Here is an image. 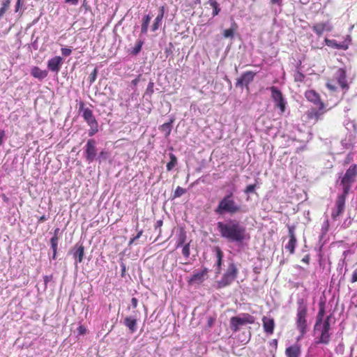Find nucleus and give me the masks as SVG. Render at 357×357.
I'll return each mask as SVG.
<instances>
[{"label": "nucleus", "mask_w": 357, "mask_h": 357, "mask_svg": "<svg viewBox=\"0 0 357 357\" xmlns=\"http://www.w3.org/2000/svg\"><path fill=\"white\" fill-rule=\"evenodd\" d=\"M305 96L307 100L313 102L319 108L318 111L312 109L308 112V117L310 119L317 120L323 114L322 109L324 107V103L321 101L319 94L313 90L307 91L305 93Z\"/></svg>", "instance_id": "39448f33"}, {"label": "nucleus", "mask_w": 357, "mask_h": 357, "mask_svg": "<svg viewBox=\"0 0 357 357\" xmlns=\"http://www.w3.org/2000/svg\"><path fill=\"white\" fill-rule=\"evenodd\" d=\"M165 14V8L164 6H162L160 8L159 13L158 16L155 17L154 23L151 26L152 31H155L158 29L159 26L161 25L162 20L163 19Z\"/></svg>", "instance_id": "aec40b11"}, {"label": "nucleus", "mask_w": 357, "mask_h": 357, "mask_svg": "<svg viewBox=\"0 0 357 357\" xmlns=\"http://www.w3.org/2000/svg\"><path fill=\"white\" fill-rule=\"evenodd\" d=\"M318 331H320V337L319 340L316 341V344H328L331 340L330 331L321 329L319 328Z\"/></svg>", "instance_id": "6ab92c4d"}, {"label": "nucleus", "mask_w": 357, "mask_h": 357, "mask_svg": "<svg viewBox=\"0 0 357 357\" xmlns=\"http://www.w3.org/2000/svg\"><path fill=\"white\" fill-rule=\"evenodd\" d=\"M307 307L303 301L298 303L296 314V327L301 333V337L303 336L307 331Z\"/></svg>", "instance_id": "0eeeda50"}, {"label": "nucleus", "mask_w": 357, "mask_h": 357, "mask_svg": "<svg viewBox=\"0 0 357 357\" xmlns=\"http://www.w3.org/2000/svg\"><path fill=\"white\" fill-rule=\"evenodd\" d=\"M272 4H277L280 6L282 4V0H271Z\"/></svg>", "instance_id": "6e6d98bb"}, {"label": "nucleus", "mask_w": 357, "mask_h": 357, "mask_svg": "<svg viewBox=\"0 0 357 357\" xmlns=\"http://www.w3.org/2000/svg\"><path fill=\"white\" fill-rule=\"evenodd\" d=\"M59 238L56 236H52L50 239L51 248L53 251L52 259H56V252H57V246H58Z\"/></svg>", "instance_id": "cd10ccee"}, {"label": "nucleus", "mask_w": 357, "mask_h": 357, "mask_svg": "<svg viewBox=\"0 0 357 357\" xmlns=\"http://www.w3.org/2000/svg\"><path fill=\"white\" fill-rule=\"evenodd\" d=\"M59 228H56L54 229V236H56V237H58V234L59 233Z\"/></svg>", "instance_id": "052dcab7"}, {"label": "nucleus", "mask_w": 357, "mask_h": 357, "mask_svg": "<svg viewBox=\"0 0 357 357\" xmlns=\"http://www.w3.org/2000/svg\"><path fill=\"white\" fill-rule=\"evenodd\" d=\"M255 321V318L251 314L248 313H241L230 319V326L234 332H236L238 331L240 326L253 324Z\"/></svg>", "instance_id": "6e6552de"}, {"label": "nucleus", "mask_w": 357, "mask_h": 357, "mask_svg": "<svg viewBox=\"0 0 357 357\" xmlns=\"http://www.w3.org/2000/svg\"><path fill=\"white\" fill-rule=\"evenodd\" d=\"M332 29L333 26L329 21L317 23L312 26L314 32L318 36H321L324 31H331Z\"/></svg>", "instance_id": "ddd939ff"}, {"label": "nucleus", "mask_w": 357, "mask_h": 357, "mask_svg": "<svg viewBox=\"0 0 357 357\" xmlns=\"http://www.w3.org/2000/svg\"><path fill=\"white\" fill-rule=\"evenodd\" d=\"M5 137V132L4 130H0V145H2L3 144V139Z\"/></svg>", "instance_id": "3c124183"}, {"label": "nucleus", "mask_w": 357, "mask_h": 357, "mask_svg": "<svg viewBox=\"0 0 357 357\" xmlns=\"http://www.w3.org/2000/svg\"><path fill=\"white\" fill-rule=\"evenodd\" d=\"M218 215L229 214L231 215L242 213L243 208L241 204L236 201L233 192L225 195L219 202L214 210Z\"/></svg>", "instance_id": "f03ea898"}, {"label": "nucleus", "mask_w": 357, "mask_h": 357, "mask_svg": "<svg viewBox=\"0 0 357 357\" xmlns=\"http://www.w3.org/2000/svg\"><path fill=\"white\" fill-rule=\"evenodd\" d=\"M10 2V0H2L1 6L0 8V20L3 17L5 13L9 8Z\"/></svg>", "instance_id": "7c9ffc66"}, {"label": "nucleus", "mask_w": 357, "mask_h": 357, "mask_svg": "<svg viewBox=\"0 0 357 357\" xmlns=\"http://www.w3.org/2000/svg\"><path fill=\"white\" fill-rule=\"evenodd\" d=\"M346 197L347 196L343 195H338L335 203V208L333 210L331 213V216L333 219L335 220L343 213L344 210Z\"/></svg>", "instance_id": "9b49d317"}, {"label": "nucleus", "mask_w": 357, "mask_h": 357, "mask_svg": "<svg viewBox=\"0 0 357 357\" xmlns=\"http://www.w3.org/2000/svg\"><path fill=\"white\" fill-rule=\"evenodd\" d=\"M351 282H357V269L355 270L353 273L352 278H351Z\"/></svg>", "instance_id": "de8ad7c7"}, {"label": "nucleus", "mask_w": 357, "mask_h": 357, "mask_svg": "<svg viewBox=\"0 0 357 357\" xmlns=\"http://www.w3.org/2000/svg\"><path fill=\"white\" fill-rule=\"evenodd\" d=\"M330 319H331V316H328L326 317V319L324 320V321L321 324L319 328L330 331L331 330Z\"/></svg>", "instance_id": "c9c22d12"}, {"label": "nucleus", "mask_w": 357, "mask_h": 357, "mask_svg": "<svg viewBox=\"0 0 357 357\" xmlns=\"http://www.w3.org/2000/svg\"><path fill=\"white\" fill-rule=\"evenodd\" d=\"M357 177V165L355 164L351 165L346 172L339 176L340 184L342 188L343 195L347 196L351 188V185L356 182Z\"/></svg>", "instance_id": "7ed1b4c3"}, {"label": "nucleus", "mask_w": 357, "mask_h": 357, "mask_svg": "<svg viewBox=\"0 0 357 357\" xmlns=\"http://www.w3.org/2000/svg\"><path fill=\"white\" fill-rule=\"evenodd\" d=\"M31 75L37 79H43L47 76V71L43 70L37 66H34L31 68Z\"/></svg>", "instance_id": "412c9836"}, {"label": "nucleus", "mask_w": 357, "mask_h": 357, "mask_svg": "<svg viewBox=\"0 0 357 357\" xmlns=\"http://www.w3.org/2000/svg\"><path fill=\"white\" fill-rule=\"evenodd\" d=\"M206 272L207 271L205 269L202 271L194 273L191 278V280L195 282H202L203 280L204 276L206 274Z\"/></svg>", "instance_id": "473e14b6"}, {"label": "nucleus", "mask_w": 357, "mask_h": 357, "mask_svg": "<svg viewBox=\"0 0 357 357\" xmlns=\"http://www.w3.org/2000/svg\"><path fill=\"white\" fill-rule=\"evenodd\" d=\"M277 344H278V340H277L276 339L273 340L271 342V343H270V344H271V346H274V347H276V346H277Z\"/></svg>", "instance_id": "bf43d9fd"}, {"label": "nucleus", "mask_w": 357, "mask_h": 357, "mask_svg": "<svg viewBox=\"0 0 357 357\" xmlns=\"http://www.w3.org/2000/svg\"><path fill=\"white\" fill-rule=\"evenodd\" d=\"M285 353L287 357H298L300 348L297 345L291 346L286 349Z\"/></svg>", "instance_id": "5701e85b"}, {"label": "nucleus", "mask_w": 357, "mask_h": 357, "mask_svg": "<svg viewBox=\"0 0 357 357\" xmlns=\"http://www.w3.org/2000/svg\"><path fill=\"white\" fill-rule=\"evenodd\" d=\"M151 19V16L149 15H145L142 19L141 33L142 34H146L148 31V27Z\"/></svg>", "instance_id": "bb28decb"}, {"label": "nucleus", "mask_w": 357, "mask_h": 357, "mask_svg": "<svg viewBox=\"0 0 357 357\" xmlns=\"http://www.w3.org/2000/svg\"><path fill=\"white\" fill-rule=\"evenodd\" d=\"M263 327L265 333L267 334H273L275 328V321L273 318L271 317H264L262 318Z\"/></svg>", "instance_id": "f3484780"}, {"label": "nucleus", "mask_w": 357, "mask_h": 357, "mask_svg": "<svg viewBox=\"0 0 357 357\" xmlns=\"http://www.w3.org/2000/svg\"><path fill=\"white\" fill-rule=\"evenodd\" d=\"M96 142L94 139H90L87 141L86 145L85 156L89 162H93L96 156L97 150L96 148Z\"/></svg>", "instance_id": "9d476101"}, {"label": "nucleus", "mask_w": 357, "mask_h": 357, "mask_svg": "<svg viewBox=\"0 0 357 357\" xmlns=\"http://www.w3.org/2000/svg\"><path fill=\"white\" fill-rule=\"evenodd\" d=\"M97 73H98V70L96 68H95L93 70V72L90 74L89 79H90L91 83H93L96 80V77H97Z\"/></svg>", "instance_id": "79ce46f5"}, {"label": "nucleus", "mask_w": 357, "mask_h": 357, "mask_svg": "<svg viewBox=\"0 0 357 357\" xmlns=\"http://www.w3.org/2000/svg\"><path fill=\"white\" fill-rule=\"evenodd\" d=\"M304 79V75L300 72H297L294 75V79L296 82H302Z\"/></svg>", "instance_id": "37998d69"}, {"label": "nucleus", "mask_w": 357, "mask_h": 357, "mask_svg": "<svg viewBox=\"0 0 357 357\" xmlns=\"http://www.w3.org/2000/svg\"><path fill=\"white\" fill-rule=\"evenodd\" d=\"M77 330H78L79 334H80V335L84 334L85 331H86L85 328L84 326H79Z\"/></svg>", "instance_id": "8fccbe9b"}, {"label": "nucleus", "mask_w": 357, "mask_h": 357, "mask_svg": "<svg viewBox=\"0 0 357 357\" xmlns=\"http://www.w3.org/2000/svg\"><path fill=\"white\" fill-rule=\"evenodd\" d=\"M62 64L63 59L59 56H56L48 61L47 68L52 72L58 73L60 70Z\"/></svg>", "instance_id": "4468645a"}, {"label": "nucleus", "mask_w": 357, "mask_h": 357, "mask_svg": "<svg viewBox=\"0 0 357 357\" xmlns=\"http://www.w3.org/2000/svg\"><path fill=\"white\" fill-rule=\"evenodd\" d=\"M106 153L104 152V151H101L100 153V157L99 158H105V155Z\"/></svg>", "instance_id": "680f3d73"}, {"label": "nucleus", "mask_w": 357, "mask_h": 357, "mask_svg": "<svg viewBox=\"0 0 357 357\" xmlns=\"http://www.w3.org/2000/svg\"><path fill=\"white\" fill-rule=\"evenodd\" d=\"M131 304H132V306L135 308L137 307V304H138V301L136 298H132L131 299Z\"/></svg>", "instance_id": "09e8293b"}, {"label": "nucleus", "mask_w": 357, "mask_h": 357, "mask_svg": "<svg viewBox=\"0 0 357 357\" xmlns=\"http://www.w3.org/2000/svg\"><path fill=\"white\" fill-rule=\"evenodd\" d=\"M45 220V216H42L40 219V220L43 221V220Z\"/></svg>", "instance_id": "69168bd1"}, {"label": "nucleus", "mask_w": 357, "mask_h": 357, "mask_svg": "<svg viewBox=\"0 0 357 357\" xmlns=\"http://www.w3.org/2000/svg\"><path fill=\"white\" fill-rule=\"evenodd\" d=\"M143 44L144 40L142 39H138L137 41L136 42L135 47L131 50L130 54L135 56L137 55L140 52Z\"/></svg>", "instance_id": "c756f323"}, {"label": "nucleus", "mask_w": 357, "mask_h": 357, "mask_svg": "<svg viewBox=\"0 0 357 357\" xmlns=\"http://www.w3.org/2000/svg\"><path fill=\"white\" fill-rule=\"evenodd\" d=\"M324 313H325L324 307V306H321L319 308V311L317 315V320H316V324L314 326V329L317 331H318L319 327L321 326V324L323 321V317L324 316Z\"/></svg>", "instance_id": "393cba45"}, {"label": "nucleus", "mask_w": 357, "mask_h": 357, "mask_svg": "<svg viewBox=\"0 0 357 357\" xmlns=\"http://www.w3.org/2000/svg\"><path fill=\"white\" fill-rule=\"evenodd\" d=\"M162 225V221L161 220H158L155 224V228L160 227Z\"/></svg>", "instance_id": "13d9d810"}, {"label": "nucleus", "mask_w": 357, "mask_h": 357, "mask_svg": "<svg viewBox=\"0 0 357 357\" xmlns=\"http://www.w3.org/2000/svg\"><path fill=\"white\" fill-rule=\"evenodd\" d=\"M271 92V98L273 100L275 105L280 110L282 114L285 111L287 101L284 98L282 92L275 86H271L268 89Z\"/></svg>", "instance_id": "1a4fd4ad"}, {"label": "nucleus", "mask_w": 357, "mask_h": 357, "mask_svg": "<svg viewBox=\"0 0 357 357\" xmlns=\"http://www.w3.org/2000/svg\"><path fill=\"white\" fill-rule=\"evenodd\" d=\"M79 112L82 113V117L90 127L89 135L90 137L93 136L98 131V123L93 115V111L90 108L85 107L83 102H80Z\"/></svg>", "instance_id": "20e7f679"}, {"label": "nucleus", "mask_w": 357, "mask_h": 357, "mask_svg": "<svg viewBox=\"0 0 357 357\" xmlns=\"http://www.w3.org/2000/svg\"><path fill=\"white\" fill-rule=\"evenodd\" d=\"M182 254L186 258L189 257V256H190V245H189V243H187L183 246V248L182 249Z\"/></svg>", "instance_id": "ea45409f"}, {"label": "nucleus", "mask_w": 357, "mask_h": 357, "mask_svg": "<svg viewBox=\"0 0 357 357\" xmlns=\"http://www.w3.org/2000/svg\"><path fill=\"white\" fill-rule=\"evenodd\" d=\"M65 3L71 5H77L78 3V0H65Z\"/></svg>", "instance_id": "603ef678"}, {"label": "nucleus", "mask_w": 357, "mask_h": 357, "mask_svg": "<svg viewBox=\"0 0 357 357\" xmlns=\"http://www.w3.org/2000/svg\"><path fill=\"white\" fill-rule=\"evenodd\" d=\"M303 261H305V262H307L308 261V258L307 257L303 258Z\"/></svg>", "instance_id": "0e129e2a"}, {"label": "nucleus", "mask_w": 357, "mask_h": 357, "mask_svg": "<svg viewBox=\"0 0 357 357\" xmlns=\"http://www.w3.org/2000/svg\"><path fill=\"white\" fill-rule=\"evenodd\" d=\"M185 192H186L185 189H184L180 186H178L174 192V197H179L182 196L183 194H185Z\"/></svg>", "instance_id": "e433bc0d"}, {"label": "nucleus", "mask_w": 357, "mask_h": 357, "mask_svg": "<svg viewBox=\"0 0 357 357\" xmlns=\"http://www.w3.org/2000/svg\"><path fill=\"white\" fill-rule=\"evenodd\" d=\"M220 236L229 243H242L249 238L246 228L234 219H227L217 223Z\"/></svg>", "instance_id": "f257e3e1"}, {"label": "nucleus", "mask_w": 357, "mask_h": 357, "mask_svg": "<svg viewBox=\"0 0 357 357\" xmlns=\"http://www.w3.org/2000/svg\"><path fill=\"white\" fill-rule=\"evenodd\" d=\"M22 6L21 0H17L16 4L15 6V12L17 13Z\"/></svg>", "instance_id": "49530a36"}, {"label": "nucleus", "mask_w": 357, "mask_h": 357, "mask_svg": "<svg viewBox=\"0 0 357 357\" xmlns=\"http://www.w3.org/2000/svg\"><path fill=\"white\" fill-rule=\"evenodd\" d=\"M208 3L213 8L212 15L215 17L220 12V8L216 0H208Z\"/></svg>", "instance_id": "2f4dec72"}, {"label": "nucleus", "mask_w": 357, "mask_h": 357, "mask_svg": "<svg viewBox=\"0 0 357 357\" xmlns=\"http://www.w3.org/2000/svg\"><path fill=\"white\" fill-rule=\"evenodd\" d=\"M256 73L252 71H247L244 73L242 76L237 80L236 86L242 87L248 86L254 79Z\"/></svg>", "instance_id": "f8f14e48"}, {"label": "nucleus", "mask_w": 357, "mask_h": 357, "mask_svg": "<svg viewBox=\"0 0 357 357\" xmlns=\"http://www.w3.org/2000/svg\"><path fill=\"white\" fill-rule=\"evenodd\" d=\"M71 52L72 50L70 48L64 47L61 49V53L63 56H69L71 54Z\"/></svg>", "instance_id": "c03bdc74"}, {"label": "nucleus", "mask_w": 357, "mask_h": 357, "mask_svg": "<svg viewBox=\"0 0 357 357\" xmlns=\"http://www.w3.org/2000/svg\"><path fill=\"white\" fill-rule=\"evenodd\" d=\"M52 275H46L44 277V282L45 284L49 282L52 280Z\"/></svg>", "instance_id": "5fc2aeb1"}, {"label": "nucleus", "mask_w": 357, "mask_h": 357, "mask_svg": "<svg viewBox=\"0 0 357 357\" xmlns=\"http://www.w3.org/2000/svg\"><path fill=\"white\" fill-rule=\"evenodd\" d=\"M170 161L167 164V169L168 171L172 170L177 164V158L176 157L172 154H169Z\"/></svg>", "instance_id": "72a5a7b5"}, {"label": "nucleus", "mask_w": 357, "mask_h": 357, "mask_svg": "<svg viewBox=\"0 0 357 357\" xmlns=\"http://www.w3.org/2000/svg\"><path fill=\"white\" fill-rule=\"evenodd\" d=\"M237 274L238 268L236 266L233 262L229 263L222 278L217 281V288L222 289L230 285L236 278Z\"/></svg>", "instance_id": "423d86ee"}, {"label": "nucleus", "mask_w": 357, "mask_h": 357, "mask_svg": "<svg viewBox=\"0 0 357 357\" xmlns=\"http://www.w3.org/2000/svg\"><path fill=\"white\" fill-rule=\"evenodd\" d=\"M255 188H256V185L255 184H253V185H249L246 187V188L244 190V192L245 194H250V193H252L255 192Z\"/></svg>", "instance_id": "a19ab883"}, {"label": "nucleus", "mask_w": 357, "mask_h": 357, "mask_svg": "<svg viewBox=\"0 0 357 357\" xmlns=\"http://www.w3.org/2000/svg\"><path fill=\"white\" fill-rule=\"evenodd\" d=\"M173 120H170L169 122L165 123L160 126V130L165 132V137H168L172 131Z\"/></svg>", "instance_id": "c85d7f7f"}, {"label": "nucleus", "mask_w": 357, "mask_h": 357, "mask_svg": "<svg viewBox=\"0 0 357 357\" xmlns=\"http://www.w3.org/2000/svg\"><path fill=\"white\" fill-rule=\"evenodd\" d=\"M142 230L139 231L137 234L132 238L130 239L129 244L133 243L137 239L139 238L142 235Z\"/></svg>", "instance_id": "a18cd8bd"}, {"label": "nucleus", "mask_w": 357, "mask_h": 357, "mask_svg": "<svg viewBox=\"0 0 357 357\" xmlns=\"http://www.w3.org/2000/svg\"><path fill=\"white\" fill-rule=\"evenodd\" d=\"M335 78L342 88L344 89L348 87L346 72L344 69L339 68L337 70L335 73Z\"/></svg>", "instance_id": "a211bd4d"}, {"label": "nucleus", "mask_w": 357, "mask_h": 357, "mask_svg": "<svg viewBox=\"0 0 357 357\" xmlns=\"http://www.w3.org/2000/svg\"><path fill=\"white\" fill-rule=\"evenodd\" d=\"M123 323L131 333H134L137 331V319L135 318L127 317L124 319Z\"/></svg>", "instance_id": "4be33fe9"}, {"label": "nucleus", "mask_w": 357, "mask_h": 357, "mask_svg": "<svg viewBox=\"0 0 357 357\" xmlns=\"http://www.w3.org/2000/svg\"><path fill=\"white\" fill-rule=\"evenodd\" d=\"M326 44L328 46L338 49V50H345L347 48L346 45L342 43H337L335 40L325 39Z\"/></svg>", "instance_id": "a878e982"}, {"label": "nucleus", "mask_w": 357, "mask_h": 357, "mask_svg": "<svg viewBox=\"0 0 357 357\" xmlns=\"http://www.w3.org/2000/svg\"><path fill=\"white\" fill-rule=\"evenodd\" d=\"M121 271H122V276H123L124 275V273L126 272V264H123V263H121Z\"/></svg>", "instance_id": "864d4df0"}, {"label": "nucleus", "mask_w": 357, "mask_h": 357, "mask_svg": "<svg viewBox=\"0 0 357 357\" xmlns=\"http://www.w3.org/2000/svg\"><path fill=\"white\" fill-rule=\"evenodd\" d=\"M326 86H327V87H328L330 90H332V91H335V89H336V87H335L333 84H331V83H327Z\"/></svg>", "instance_id": "4d7b16f0"}, {"label": "nucleus", "mask_w": 357, "mask_h": 357, "mask_svg": "<svg viewBox=\"0 0 357 357\" xmlns=\"http://www.w3.org/2000/svg\"><path fill=\"white\" fill-rule=\"evenodd\" d=\"M215 256H216V259H217V261H216L217 269H218V271L220 272L221 266H222V261L224 254L219 247H216L215 248Z\"/></svg>", "instance_id": "b1692460"}, {"label": "nucleus", "mask_w": 357, "mask_h": 357, "mask_svg": "<svg viewBox=\"0 0 357 357\" xmlns=\"http://www.w3.org/2000/svg\"><path fill=\"white\" fill-rule=\"evenodd\" d=\"M73 257L75 260V264L77 266V264L78 263H81L83 260L84 255V246L82 244L75 245V246L74 247L73 250Z\"/></svg>", "instance_id": "dca6fc26"}, {"label": "nucleus", "mask_w": 357, "mask_h": 357, "mask_svg": "<svg viewBox=\"0 0 357 357\" xmlns=\"http://www.w3.org/2000/svg\"><path fill=\"white\" fill-rule=\"evenodd\" d=\"M186 239V234L184 231H181L177 239L176 247L178 248L184 244Z\"/></svg>", "instance_id": "f704fd0d"}, {"label": "nucleus", "mask_w": 357, "mask_h": 357, "mask_svg": "<svg viewBox=\"0 0 357 357\" xmlns=\"http://www.w3.org/2000/svg\"><path fill=\"white\" fill-rule=\"evenodd\" d=\"M289 240L288 243L285 245V248L288 250L291 254H293L296 245V238L294 234V228L293 227H289Z\"/></svg>", "instance_id": "2eb2a0df"}, {"label": "nucleus", "mask_w": 357, "mask_h": 357, "mask_svg": "<svg viewBox=\"0 0 357 357\" xmlns=\"http://www.w3.org/2000/svg\"><path fill=\"white\" fill-rule=\"evenodd\" d=\"M234 35V29H228L224 31L223 36L225 38H233Z\"/></svg>", "instance_id": "4c0bfd02"}, {"label": "nucleus", "mask_w": 357, "mask_h": 357, "mask_svg": "<svg viewBox=\"0 0 357 357\" xmlns=\"http://www.w3.org/2000/svg\"><path fill=\"white\" fill-rule=\"evenodd\" d=\"M153 87H154V83L153 82H150L147 86L146 90V94L151 96L154 91Z\"/></svg>", "instance_id": "58836bf2"}, {"label": "nucleus", "mask_w": 357, "mask_h": 357, "mask_svg": "<svg viewBox=\"0 0 357 357\" xmlns=\"http://www.w3.org/2000/svg\"><path fill=\"white\" fill-rule=\"evenodd\" d=\"M137 82H138L137 79H134V80L132 81V83H133L134 84H137Z\"/></svg>", "instance_id": "e2e57ef3"}]
</instances>
